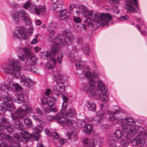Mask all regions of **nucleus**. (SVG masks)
<instances>
[{
	"label": "nucleus",
	"instance_id": "obj_1",
	"mask_svg": "<svg viewBox=\"0 0 147 147\" xmlns=\"http://www.w3.org/2000/svg\"><path fill=\"white\" fill-rule=\"evenodd\" d=\"M68 33H65L63 36L59 34L57 35L53 40L51 45V52L52 53H55L57 54V59L59 63H61L63 57V55L59 51V45L64 46L66 44H69L70 42V38L67 35Z\"/></svg>",
	"mask_w": 147,
	"mask_h": 147
},
{
	"label": "nucleus",
	"instance_id": "obj_2",
	"mask_svg": "<svg viewBox=\"0 0 147 147\" xmlns=\"http://www.w3.org/2000/svg\"><path fill=\"white\" fill-rule=\"evenodd\" d=\"M111 19V17L109 14L102 13L100 14L96 13L94 14V21L91 20L90 18L88 17L86 18L84 20V22L87 23V26L90 27H93L94 23L96 24H103L104 25L107 24L106 22H109Z\"/></svg>",
	"mask_w": 147,
	"mask_h": 147
},
{
	"label": "nucleus",
	"instance_id": "obj_3",
	"mask_svg": "<svg viewBox=\"0 0 147 147\" xmlns=\"http://www.w3.org/2000/svg\"><path fill=\"white\" fill-rule=\"evenodd\" d=\"M8 65L9 67H6L4 69L5 73L11 75L14 78L20 77L22 65L20 61L17 60H11L8 62Z\"/></svg>",
	"mask_w": 147,
	"mask_h": 147
},
{
	"label": "nucleus",
	"instance_id": "obj_4",
	"mask_svg": "<svg viewBox=\"0 0 147 147\" xmlns=\"http://www.w3.org/2000/svg\"><path fill=\"white\" fill-rule=\"evenodd\" d=\"M86 69L88 70V72L85 73V75L88 79L90 80L89 81V83L83 85L82 89L84 92L87 93L91 96H92L95 94L98 95V94L97 93V92L98 91V90H96L95 86V82L93 78V75L91 73L90 69L87 68Z\"/></svg>",
	"mask_w": 147,
	"mask_h": 147
},
{
	"label": "nucleus",
	"instance_id": "obj_5",
	"mask_svg": "<svg viewBox=\"0 0 147 147\" xmlns=\"http://www.w3.org/2000/svg\"><path fill=\"white\" fill-rule=\"evenodd\" d=\"M32 113V109L30 106L24 104L19 107L15 113L12 114L11 117L13 120H16L27 117Z\"/></svg>",
	"mask_w": 147,
	"mask_h": 147
},
{
	"label": "nucleus",
	"instance_id": "obj_6",
	"mask_svg": "<svg viewBox=\"0 0 147 147\" xmlns=\"http://www.w3.org/2000/svg\"><path fill=\"white\" fill-rule=\"evenodd\" d=\"M1 100L3 102L0 105V114H3L6 109L10 112H13L15 109L16 108L12 103L13 100L11 96L8 95L4 96Z\"/></svg>",
	"mask_w": 147,
	"mask_h": 147
},
{
	"label": "nucleus",
	"instance_id": "obj_7",
	"mask_svg": "<svg viewBox=\"0 0 147 147\" xmlns=\"http://www.w3.org/2000/svg\"><path fill=\"white\" fill-rule=\"evenodd\" d=\"M124 123L122 126V130L130 135H134L137 132L138 126L134 125L135 121L131 118L124 120Z\"/></svg>",
	"mask_w": 147,
	"mask_h": 147
},
{
	"label": "nucleus",
	"instance_id": "obj_8",
	"mask_svg": "<svg viewBox=\"0 0 147 147\" xmlns=\"http://www.w3.org/2000/svg\"><path fill=\"white\" fill-rule=\"evenodd\" d=\"M23 52L26 55V59L28 62L25 63V65H22V68L24 70H27L32 65H34L36 63L37 59L36 57L32 55L30 50L27 48L22 49Z\"/></svg>",
	"mask_w": 147,
	"mask_h": 147
},
{
	"label": "nucleus",
	"instance_id": "obj_9",
	"mask_svg": "<svg viewBox=\"0 0 147 147\" xmlns=\"http://www.w3.org/2000/svg\"><path fill=\"white\" fill-rule=\"evenodd\" d=\"M144 131V128L142 127L138 126L137 131H139L142 134L139 135L136 137L133 138L131 141V144L133 146L138 145L140 146H143L145 142L144 137L143 135Z\"/></svg>",
	"mask_w": 147,
	"mask_h": 147
},
{
	"label": "nucleus",
	"instance_id": "obj_10",
	"mask_svg": "<svg viewBox=\"0 0 147 147\" xmlns=\"http://www.w3.org/2000/svg\"><path fill=\"white\" fill-rule=\"evenodd\" d=\"M12 36L16 39H20L21 38L25 40L27 38V35H26L23 28L21 26H18L16 28L13 33Z\"/></svg>",
	"mask_w": 147,
	"mask_h": 147
},
{
	"label": "nucleus",
	"instance_id": "obj_11",
	"mask_svg": "<svg viewBox=\"0 0 147 147\" xmlns=\"http://www.w3.org/2000/svg\"><path fill=\"white\" fill-rule=\"evenodd\" d=\"M56 53H52L51 52V54H49L47 52L46 55L47 58L48 60H50L46 65L45 67L46 68L49 69H52L54 67L56 63Z\"/></svg>",
	"mask_w": 147,
	"mask_h": 147
},
{
	"label": "nucleus",
	"instance_id": "obj_12",
	"mask_svg": "<svg viewBox=\"0 0 147 147\" xmlns=\"http://www.w3.org/2000/svg\"><path fill=\"white\" fill-rule=\"evenodd\" d=\"M46 11V8L44 5H40L37 7L36 5L31 4L29 8V12L31 13H35L40 16L42 15Z\"/></svg>",
	"mask_w": 147,
	"mask_h": 147
},
{
	"label": "nucleus",
	"instance_id": "obj_13",
	"mask_svg": "<svg viewBox=\"0 0 147 147\" xmlns=\"http://www.w3.org/2000/svg\"><path fill=\"white\" fill-rule=\"evenodd\" d=\"M22 138H20V135L17 134H15L14 137L18 141L23 143H27L28 140L32 138V137L34 136L31 134H28L27 132L25 131H23L22 132Z\"/></svg>",
	"mask_w": 147,
	"mask_h": 147
},
{
	"label": "nucleus",
	"instance_id": "obj_14",
	"mask_svg": "<svg viewBox=\"0 0 147 147\" xmlns=\"http://www.w3.org/2000/svg\"><path fill=\"white\" fill-rule=\"evenodd\" d=\"M79 10H76L75 12L77 15H80L81 13L84 16L86 17H93V12L92 11H90L86 6L81 5L79 6Z\"/></svg>",
	"mask_w": 147,
	"mask_h": 147
},
{
	"label": "nucleus",
	"instance_id": "obj_15",
	"mask_svg": "<svg viewBox=\"0 0 147 147\" xmlns=\"http://www.w3.org/2000/svg\"><path fill=\"white\" fill-rule=\"evenodd\" d=\"M36 122L37 124V126L35 127V130L37 132H33V134H31L34 136L32 137L35 138L36 141L38 140V136L39 135L38 133L41 132L43 130V125L44 122L41 121L38 118H36Z\"/></svg>",
	"mask_w": 147,
	"mask_h": 147
},
{
	"label": "nucleus",
	"instance_id": "obj_16",
	"mask_svg": "<svg viewBox=\"0 0 147 147\" xmlns=\"http://www.w3.org/2000/svg\"><path fill=\"white\" fill-rule=\"evenodd\" d=\"M19 17L23 18V20L26 24L29 26L31 24V20L29 16V14L27 12H26L23 9L19 10L18 11Z\"/></svg>",
	"mask_w": 147,
	"mask_h": 147
},
{
	"label": "nucleus",
	"instance_id": "obj_17",
	"mask_svg": "<svg viewBox=\"0 0 147 147\" xmlns=\"http://www.w3.org/2000/svg\"><path fill=\"white\" fill-rule=\"evenodd\" d=\"M136 7H138V4L137 0H133ZM126 4L127 6V11L129 13H133L135 11V8L133 6V0H126Z\"/></svg>",
	"mask_w": 147,
	"mask_h": 147
},
{
	"label": "nucleus",
	"instance_id": "obj_18",
	"mask_svg": "<svg viewBox=\"0 0 147 147\" xmlns=\"http://www.w3.org/2000/svg\"><path fill=\"white\" fill-rule=\"evenodd\" d=\"M83 144H86L90 147H93L97 143V140L94 138H84L82 141Z\"/></svg>",
	"mask_w": 147,
	"mask_h": 147
},
{
	"label": "nucleus",
	"instance_id": "obj_19",
	"mask_svg": "<svg viewBox=\"0 0 147 147\" xmlns=\"http://www.w3.org/2000/svg\"><path fill=\"white\" fill-rule=\"evenodd\" d=\"M21 80V85L27 86L30 85H32L33 84L32 80L28 77H25L24 76H22L20 78Z\"/></svg>",
	"mask_w": 147,
	"mask_h": 147
},
{
	"label": "nucleus",
	"instance_id": "obj_20",
	"mask_svg": "<svg viewBox=\"0 0 147 147\" xmlns=\"http://www.w3.org/2000/svg\"><path fill=\"white\" fill-rule=\"evenodd\" d=\"M56 86H53V91L54 93L60 92L64 91L65 90L64 85L62 82L57 83Z\"/></svg>",
	"mask_w": 147,
	"mask_h": 147
},
{
	"label": "nucleus",
	"instance_id": "obj_21",
	"mask_svg": "<svg viewBox=\"0 0 147 147\" xmlns=\"http://www.w3.org/2000/svg\"><path fill=\"white\" fill-rule=\"evenodd\" d=\"M52 2L54 3L53 5V9L55 10L56 12H58L59 11L57 10L56 9L57 8L59 9L58 10L60 11V7L63 4V0H55Z\"/></svg>",
	"mask_w": 147,
	"mask_h": 147
},
{
	"label": "nucleus",
	"instance_id": "obj_22",
	"mask_svg": "<svg viewBox=\"0 0 147 147\" xmlns=\"http://www.w3.org/2000/svg\"><path fill=\"white\" fill-rule=\"evenodd\" d=\"M62 116L60 120L59 121L60 123V124L63 126H66L67 125L70 126L72 125L73 123V121L69 119L65 118L63 119H62Z\"/></svg>",
	"mask_w": 147,
	"mask_h": 147
},
{
	"label": "nucleus",
	"instance_id": "obj_23",
	"mask_svg": "<svg viewBox=\"0 0 147 147\" xmlns=\"http://www.w3.org/2000/svg\"><path fill=\"white\" fill-rule=\"evenodd\" d=\"M97 93L98 94V95L95 94V95L98 96L102 101L105 102L108 101V94L106 91L104 93H99V91L98 90Z\"/></svg>",
	"mask_w": 147,
	"mask_h": 147
},
{
	"label": "nucleus",
	"instance_id": "obj_24",
	"mask_svg": "<svg viewBox=\"0 0 147 147\" xmlns=\"http://www.w3.org/2000/svg\"><path fill=\"white\" fill-rule=\"evenodd\" d=\"M63 102L62 105V111H63L64 113H67L66 111V109L68 106V101L69 100V98L66 96L63 95Z\"/></svg>",
	"mask_w": 147,
	"mask_h": 147
},
{
	"label": "nucleus",
	"instance_id": "obj_25",
	"mask_svg": "<svg viewBox=\"0 0 147 147\" xmlns=\"http://www.w3.org/2000/svg\"><path fill=\"white\" fill-rule=\"evenodd\" d=\"M69 15L70 13L67 10L64 9L61 11L60 17L62 20L65 21L68 19Z\"/></svg>",
	"mask_w": 147,
	"mask_h": 147
},
{
	"label": "nucleus",
	"instance_id": "obj_26",
	"mask_svg": "<svg viewBox=\"0 0 147 147\" xmlns=\"http://www.w3.org/2000/svg\"><path fill=\"white\" fill-rule=\"evenodd\" d=\"M9 89L11 88L13 90H15L16 92H21L22 88L18 84L11 82L9 84Z\"/></svg>",
	"mask_w": 147,
	"mask_h": 147
},
{
	"label": "nucleus",
	"instance_id": "obj_27",
	"mask_svg": "<svg viewBox=\"0 0 147 147\" xmlns=\"http://www.w3.org/2000/svg\"><path fill=\"white\" fill-rule=\"evenodd\" d=\"M116 113V114H115V115L116 116V118L117 120L119 121V120H121V123L122 125L124 123V120H125L126 119H127L128 118H126L125 119H123L122 118V117H123L125 115V114L123 113H122L120 112L119 110H117L115 112Z\"/></svg>",
	"mask_w": 147,
	"mask_h": 147
},
{
	"label": "nucleus",
	"instance_id": "obj_28",
	"mask_svg": "<svg viewBox=\"0 0 147 147\" xmlns=\"http://www.w3.org/2000/svg\"><path fill=\"white\" fill-rule=\"evenodd\" d=\"M45 133L48 136H50L51 135L54 139H57L59 137V136L56 132H52L51 131L45 129L44 131Z\"/></svg>",
	"mask_w": 147,
	"mask_h": 147
},
{
	"label": "nucleus",
	"instance_id": "obj_29",
	"mask_svg": "<svg viewBox=\"0 0 147 147\" xmlns=\"http://www.w3.org/2000/svg\"><path fill=\"white\" fill-rule=\"evenodd\" d=\"M53 78L57 83H60L59 81L61 80L63 78V76L60 73L57 71H54L53 74Z\"/></svg>",
	"mask_w": 147,
	"mask_h": 147
},
{
	"label": "nucleus",
	"instance_id": "obj_30",
	"mask_svg": "<svg viewBox=\"0 0 147 147\" xmlns=\"http://www.w3.org/2000/svg\"><path fill=\"white\" fill-rule=\"evenodd\" d=\"M83 130L87 134H90L92 133V125L91 124L85 125L84 126Z\"/></svg>",
	"mask_w": 147,
	"mask_h": 147
},
{
	"label": "nucleus",
	"instance_id": "obj_31",
	"mask_svg": "<svg viewBox=\"0 0 147 147\" xmlns=\"http://www.w3.org/2000/svg\"><path fill=\"white\" fill-rule=\"evenodd\" d=\"M106 114L103 111H98L95 117L96 121H98L100 119H103L106 117Z\"/></svg>",
	"mask_w": 147,
	"mask_h": 147
},
{
	"label": "nucleus",
	"instance_id": "obj_32",
	"mask_svg": "<svg viewBox=\"0 0 147 147\" xmlns=\"http://www.w3.org/2000/svg\"><path fill=\"white\" fill-rule=\"evenodd\" d=\"M78 132V131L76 132V134L74 133L73 131L72 133L68 131L66 133V135L67 136L69 140H71L74 141H75L77 139V133Z\"/></svg>",
	"mask_w": 147,
	"mask_h": 147
},
{
	"label": "nucleus",
	"instance_id": "obj_33",
	"mask_svg": "<svg viewBox=\"0 0 147 147\" xmlns=\"http://www.w3.org/2000/svg\"><path fill=\"white\" fill-rule=\"evenodd\" d=\"M11 15L14 22L15 23H18L19 20L18 12L15 10L12 11H11Z\"/></svg>",
	"mask_w": 147,
	"mask_h": 147
},
{
	"label": "nucleus",
	"instance_id": "obj_34",
	"mask_svg": "<svg viewBox=\"0 0 147 147\" xmlns=\"http://www.w3.org/2000/svg\"><path fill=\"white\" fill-rule=\"evenodd\" d=\"M61 117V115L60 114H58L55 117L53 115H48L46 117V119L49 121H51L55 119L59 121Z\"/></svg>",
	"mask_w": 147,
	"mask_h": 147
},
{
	"label": "nucleus",
	"instance_id": "obj_35",
	"mask_svg": "<svg viewBox=\"0 0 147 147\" xmlns=\"http://www.w3.org/2000/svg\"><path fill=\"white\" fill-rule=\"evenodd\" d=\"M98 83V88L100 91V93L105 92L106 91V90L101 80H99Z\"/></svg>",
	"mask_w": 147,
	"mask_h": 147
},
{
	"label": "nucleus",
	"instance_id": "obj_36",
	"mask_svg": "<svg viewBox=\"0 0 147 147\" xmlns=\"http://www.w3.org/2000/svg\"><path fill=\"white\" fill-rule=\"evenodd\" d=\"M3 127L4 129H2V130H6L9 132H11L13 130V126L7 120V122L4 124Z\"/></svg>",
	"mask_w": 147,
	"mask_h": 147
},
{
	"label": "nucleus",
	"instance_id": "obj_37",
	"mask_svg": "<svg viewBox=\"0 0 147 147\" xmlns=\"http://www.w3.org/2000/svg\"><path fill=\"white\" fill-rule=\"evenodd\" d=\"M108 143L109 147H117L115 139L113 136L109 138Z\"/></svg>",
	"mask_w": 147,
	"mask_h": 147
},
{
	"label": "nucleus",
	"instance_id": "obj_38",
	"mask_svg": "<svg viewBox=\"0 0 147 147\" xmlns=\"http://www.w3.org/2000/svg\"><path fill=\"white\" fill-rule=\"evenodd\" d=\"M114 135L115 137L117 138V140L120 139L122 137H124L122 131L119 129L115 131L114 133Z\"/></svg>",
	"mask_w": 147,
	"mask_h": 147
},
{
	"label": "nucleus",
	"instance_id": "obj_39",
	"mask_svg": "<svg viewBox=\"0 0 147 147\" xmlns=\"http://www.w3.org/2000/svg\"><path fill=\"white\" fill-rule=\"evenodd\" d=\"M107 113L109 115V116L108 118L109 120L112 121H114L115 119V118H116V116L115 115V114H116V113L115 112L112 113L110 111H107Z\"/></svg>",
	"mask_w": 147,
	"mask_h": 147
},
{
	"label": "nucleus",
	"instance_id": "obj_40",
	"mask_svg": "<svg viewBox=\"0 0 147 147\" xmlns=\"http://www.w3.org/2000/svg\"><path fill=\"white\" fill-rule=\"evenodd\" d=\"M24 95L23 94H18L17 96V98L14 100V101L19 104H21L24 100Z\"/></svg>",
	"mask_w": 147,
	"mask_h": 147
},
{
	"label": "nucleus",
	"instance_id": "obj_41",
	"mask_svg": "<svg viewBox=\"0 0 147 147\" xmlns=\"http://www.w3.org/2000/svg\"><path fill=\"white\" fill-rule=\"evenodd\" d=\"M55 99L53 96L48 97L47 104L49 106L51 107L53 105V102L55 101Z\"/></svg>",
	"mask_w": 147,
	"mask_h": 147
},
{
	"label": "nucleus",
	"instance_id": "obj_42",
	"mask_svg": "<svg viewBox=\"0 0 147 147\" xmlns=\"http://www.w3.org/2000/svg\"><path fill=\"white\" fill-rule=\"evenodd\" d=\"M81 62H80V61H77L76 64V69H79L81 70L83 72H84L85 71H87V72H88V70H87L86 69V68L84 69V71L83 69H84L82 68V66L81 65V63H80ZM87 68H88V67H87ZM90 69L89 67H88Z\"/></svg>",
	"mask_w": 147,
	"mask_h": 147
},
{
	"label": "nucleus",
	"instance_id": "obj_43",
	"mask_svg": "<svg viewBox=\"0 0 147 147\" xmlns=\"http://www.w3.org/2000/svg\"><path fill=\"white\" fill-rule=\"evenodd\" d=\"M88 104L89 105L88 107L89 109L91 111L95 112L96 110V106L95 104L93 103H90L87 102Z\"/></svg>",
	"mask_w": 147,
	"mask_h": 147
},
{
	"label": "nucleus",
	"instance_id": "obj_44",
	"mask_svg": "<svg viewBox=\"0 0 147 147\" xmlns=\"http://www.w3.org/2000/svg\"><path fill=\"white\" fill-rule=\"evenodd\" d=\"M58 26V24L55 22H52L48 24V30L51 31L52 30H54L53 28H56Z\"/></svg>",
	"mask_w": 147,
	"mask_h": 147
},
{
	"label": "nucleus",
	"instance_id": "obj_45",
	"mask_svg": "<svg viewBox=\"0 0 147 147\" xmlns=\"http://www.w3.org/2000/svg\"><path fill=\"white\" fill-rule=\"evenodd\" d=\"M24 121L25 124L29 127H32L33 124L31 120L28 118L24 119Z\"/></svg>",
	"mask_w": 147,
	"mask_h": 147
},
{
	"label": "nucleus",
	"instance_id": "obj_46",
	"mask_svg": "<svg viewBox=\"0 0 147 147\" xmlns=\"http://www.w3.org/2000/svg\"><path fill=\"white\" fill-rule=\"evenodd\" d=\"M50 32V33L48 37V41L49 42H51L55 32L54 30H52Z\"/></svg>",
	"mask_w": 147,
	"mask_h": 147
},
{
	"label": "nucleus",
	"instance_id": "obj_47",
	"mask_svg": "<svg viewBox=\"0 0 147 147\" xmlns=\"http://www.w3.org/2000/svg\"><path fill=\"white\" fill-rule=\"evenodd\" d=\"M9 88L5 84H3L0 85V90L4 91L9 90Z\"/></svg>",
	"mask_w": 147,
	"mask_h": 147
},
{
	"label": "nucleus",
	"instance_id": "obj_48",
	"mask_svg": "<svg viewBox=\"0 0 147 147\" xmlns=\"http://www.w3.org/2000/svg\"><path fill=\"white\" fill-rule=\"evenodd\" d=\"M7 122V120L4 118H2L1 119L0 122V129H4L3 127V126L4 125V124H5Z\"/></svg>",
	"mask_w": 147,
	"mask_h": 147
},
{
	"label": "nucleus",
	"instance_id": "obj_49",
	"mask_svg": "<svg viewBox=\"0 0 147 147\" xmlns=\"http://www.w3.org/2000/svg\"><path fill=\"white\" fill-rule=\"evenodd\" d=\"M129 18L128 16L126 15L121 16L119 18L120 21L122 22L127 20Z\"/></svg>",
	"mask_w": 147,
	"mask_h": 147
},
{
	"label": "nucleus",
	"instance_id": "obj_50",
	"mask_svg": "<svg viewBox=\"0 0 147 147\" xmlns=\"http://www.w3.org/2000/svg\"><path fill=\"white\" fill-rule=\"evenodd\" d=\"M48 97L44 96L41 99V102L43 105H45L47 103V100H48Z\"/></svg>",
	"mask_w": 147,
	"mask_h": 147
},
{
	"label": "nucleus",
	"instance_id": "obj_51",
	"mask_svg": "<svg viewBox=\"0 0 147 147\" xmlns=\"http://www.w3.org/2000/svg\"><path fill=\"white\" fill-rule=\"evenodd\" d=\"M10 145L12 147H19L20 144L18 142L12 141L10 143Z\"/></svg>",
	"mask_w": 147,
	"mask_h": 147
},
{
	"label": "nucleus",
	"instance_id": "obj_52",
	"mask_svg": "<svg viewBox=\"0 0 147 147\" xmlns=\"http://www.w3.org/2000/svg\"><path fill=\"white\" fill-rule=\"evenodd\" d=\"M31 2L28 1H27L26 3L23 5V7L26 9H27L28 8H29L30 5H31Z\"/></svg>",
	"mask_w": 147,
	"mask_h": 147
},
{
	"label": "nucleus",
	"instance_id": "obj_53",
	"mask_svg": "<svg viewBox=\"0 0 147 147\" xmlns=\"http://www.w3.org/2000/svg\"><path fill=\"white\" fill-rule=\"evenodd\" d=\"M83 52L86 54H88L89 52V49L88 45H85L83 48Z\"/></svg>",
	"mask_w": 147,
	"mask_h": 147
},
{
	"label": "nucleus",
	"instance_id": "obj_54",
	"mask_svg": "<svg viewBox=\"0 0 147 147\" xmlns=\"http://www.w3.org/2000/svg\"><path fill=\"white\" fill-rule=\"evenodd\" d=\"M39 35V34H38L37 35L35 36V38L33 39L32 40L31 42V44H35L38 42V36Z\"/></svg>",
	"mask_w": 147,
	"mask_h": 147
},
{
	"label": "nucleus",
	"instance_id": "obj_55",
	"mask_svg": "<svg viewBox=\"0 0 147 147\" xmlns=\"http://www.w3.org/2000/svg\"><path fill=\"white\" fill-rule=\"evenodd\" d=\"M69 59L72 61H75V59L74 58H75V56L73 52H72L69 53Z\"/></svg>",
	"mask_w": 147,
	"mask_h": 147
},
{
	"label": "nucleus",
	"instance_id": "obj_56",
	"mask_svg": "<svg viewBox=\"0 0 147 147\" xmlns=\"http://www.w3.org/2000/svg\"><path fill=\"white\" fill-rule=\"evenodd\" d=\"M75 110L73 108H70L68 111V114L70 116H73L75 113Z\"/></svg>",
	"mask_w": 147,
	"mask_h": 147
},
{
	"label": "nucleus",
	"instance_id": "obj_57",
	"mask_svg": "<svg viewBox=\"0 0 147 147\" xmlns=\"http://www.w3.org/2000/svg\"><path fill=\"white\" fill-rule=\"evenodd\" d=\"M74 22L77 23H80L82 21L81 19L79 17H74L73 19Z\"/></svg>",
	"mask_w": 147,
	"mask_h": 147
},
{
	"label": "nucleus",
	"instance_id": "obj_58",
	"mask_svg": "<svg viewBox=\"0 0 147 147\" xmlns=\"http://www.w3.org/2000/svg\"><path fill=\"white\" fill-rule=\"evenodd\" d=\"M42 110L45 113H48L51 112V108L43 107Z\"/></svg>",
	"mask_w": 147,
	"mask_h": 147
},
{
	"label": "nucleus",
	"instance_id": "obj_59",
	"mask_svg": "<svg viewBox=\"0 0 147 147\" xmlns=\"http://www.w3.org/2000/svg\"><path fill=\"white\" fill-rule=\"evenodd\" d=\"M5 140L8 142H12V138L9 135H6L5 137Z\"/></svg>",
	"mask_w": 147,
	"mask_h": 147
},
{
	"label": "nucleus",
	"instance_id": "obj_60",
	"mask_svg": "<svg viewBox=\"0 0 147 147\" xmlns=\"http://www.w3.org/2000/svg\"><path fill=\"white\" fill-rule=\"evenodd\" d=\"M67 140L65 139L61 138L59 140V142L61 145H63L67 142Z\"/></svg>",
	"mask_w": 147,
	"mask_h": 147
},
{
	"label": "nucleus",
	"instance_id": "obj_61",
	"mask_svg": "<svg viewBox=\"0 0 147 147\" xmlns=\"http://www.w3.org/2000/svg\"><path fill=\"white\" fill-rule=\"evenodd\" d=\"M0 147H12L11 146H8L7 144L4 142H2L0 144Z\"/></svg>",
	"mask_w": 147,
	"mask_h": 147
},
{
	"label": "nucleus",
	"instance_id": "obj_62",
	"mask_svg": "<svg viewBox=\"0 0 147 147\" xmlns=\"http://www.w3.org/2000/svg\"><path fill=\"white\" fill-rule=\"evenodd\" d=\"M36 113L38 114V115H39L40 116H42L43 115V114L42 112L41 111L40 108H36Z\"/></svg>",
	"mask_w": 147,
	"mask_h": 147
},
{
	"label": "nucleus",
	"instance_id": "obj_63",
	"mask_svg": "<svg viewBox=\"0 0 147 147\" xmlns=\"http://www.w3.org/2000/svg\"><path fill=\"white\" fill-rule=\"evenodd\" d=\"M29 68V69H29L30 70V71L33 73H36V72L37 69L36 68H35L34 67H32L31 68H29Z\"/></svg>",
	"mask_w": 147,
	"mask_h": 147
},
{
	"label": "nucleus",
	"instance_id": "obj_64",
	"mask_svg": "<svg viewBox=\"0 0 147 147\" xmlns=\"http://www.w3.org/2000/svg\"><path fill=\"white\" fill-rule=\"evenodd\" d=\"M84 121H82L80 120H78L77 122V125L79 127H81L84 123Z\"/></svg>",
	"mask_w": 147,
	"mask_h": 147
}]
</instances>
